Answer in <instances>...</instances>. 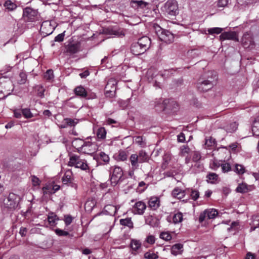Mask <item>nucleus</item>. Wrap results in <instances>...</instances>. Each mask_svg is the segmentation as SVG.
<instances>
[{"label": "nucleus", "mask_w": 259, "mask_h": 259, "mask_svg": "<svg viewBox=\"0 0 259 259\" xmlns=\"http://www.w3.org/2000/svg\"><path fill=\"white\" fill-rule=\"evenodd\" d=\"M148 159V154L143 150L139 151L138 154H132L129 157L131 165V171L129 172V175L132 177L134 175V171L139 168V164L147 162Z\"/></svg>", "instance_id": "f257e3e1"}, {"label": "nucleus", "mask_w": 259, "mask_h": 259, "mask_svg": "<svg viewBox=\"0 0 259 259\" xmlns=\"http://www.w3.org/2000/svg\"><path fill=\"white\" fill-rule=\"evenodd\" d=\"M68 165L75 168H80L82 170H89V166L87 161L84 159L75 154H71L69 156V160L68 162Z\"/></svg>", "instance_id": "f03ea898"}, {"label": "nucleus", "mask_w": 259, "mask_h": 259, "mask_svg": "<svg viewBox=\"0 0 259 259\" xmlns=\"http://www.w3.org/2000/svg\"><path fill=\"white\" fill-rule=\"evenodd\" d=\"M155 32L159 39L166 44H170L174 40V34L168 30L162 29L157 24L154 25Z\"/></svg>", "instance_id": "7ed1b4c3"}, {"label": "nucleus", "mask_w": 259, "mask_h": 259, "mask_svg": "<svg viewBox=\"0 0 259 259\" xmlns=\"http://www.w3.org/2000/svg\"><path fill=\"white\" fill-rule=\"evenodd\" d=\"M73 143V144L78 143L81 146L77 148L78 151L85 154H91L97 150V145L96 144L89 141L84 142L81 140L76 139Z\"/></svg>", "instance_id": "20e7f679"}, {"label": "nucleus", "mask_w": 259, "mask_h": 259, "mask_svg": "<svg viewBox=\"0 0 259 259\" xmlns=\"http://www.w3.org/2000/svg\"><path fill=\"white\" fill-rule=\"evenodd\" d=\"M20 200V196L14 193H10L7 198L4 200V205L9 209H14L17 207Z\"/></svg>", "instance_id": "39448f33"}, {"label": "nucleus", "mask_w": 259, "mask_h": 259, "mask_svg": "<svg viewBox=\"0 0 259 259\" xmlns=\"http://www.w3.org/2000/svg\"><path fill=\"white\" fill-rule=\"evenodd\" d=\"M178 4L175 0L167 1L162 8V11L170 16H176L178 14Z\"/></svg>", "instance_id": "423d86ee"}, {"label": "nucleus", "mask_w": 259, "mask_h": 259, "mask_svg": "<svg viewBox=\"0 0 259 259\" xmlns=\"http://www.w3.org/2000/svg\"><path fill=\"white\" fill-rule=\"evenodd\" d=\"M117 84V81L115 78H110L106 84L105 88V94L107 96L113 97L115 93L116 85Z\"/></svg>", "instance_id": "0eeeda50"}, {"label": "nucleus", "mask_w": 259, "mask_h": 259, "mask_svg": "<svg viewBox=\"0 0 259 259\" xmlns=\"http://www.w3.org/2000/svg\"><path fill=\"white\" fill-rule=\"evenodd\" d=\"M37 14L36 10L27 7L23 10V17L27 21L33 22L36 19Z\"/></svg>", "instance_id": "6e6552de"}, {"label": "nucleus", "mask_w": 259, "mask_h": 259, "mask_svg": "<svg viewBox=\"0 0 259 259\" xmlns=\"http://www.w3.org/2000/svg\"><path fill=\"white\" fill-rule=\"evenodd\" d=\"M218 214V212L215 209L210 208L206 209L200 213L199 217V221L200 223H202L206 218L208 219H214Z\"/></svg>", "instance_id": "1a4fd4ad"}, {"label": "nucleus", "mask_w": 259, "mask_h": 259, "mask_svg": "<svg viewBox=\"0 0 259 259\" xmlns=\"http://www.w3.org/2000/svg\"><path fill=\"white\" fill-rule=\"evenodd\" d=\"M123 176V171L121 167L115 166L113 170L112 176L111 177V182L116 185L121 180Z\"/></svg>", "instance_id": "9d476101"}, {"label": "nucleus", "mask_w": 259, "mask_h": 259, "mask_svg": "<svg viewBox=\"0 0 259 259\" xmlns=\"http://www.w3.org/2000/svg\"><path fill=\"white\" fill-rule=\"evenodd\" d=\"M242 44L245 48H252L254 46V43L251 35L246 32L244 34L242 38Z\"/></svg>", "instance_id": "9b49d317"}, {"label": "nucleus", "mask_w": 259, "mask_h": 259, "mask_svg": "<svg viewBox=\"0 0 259 259\" xmlns=\"http://www.w3.org/2000/svg\"><path fill=\"white\" fill-rule=\"evenodd\" d=\"M197 87L199 91L206 92L212 88L213 84L209 80H199Z\"/></svg>", "instance_id": "f8f14e48"}, {"label": "nucleus", "mask_w": 259, "mask_h": 259, "mask_svg": "<svg viewBox=\"0 0 259 259\" xmlns=\"http://www.w3.org/2000/svg\"><path fill=\"white\" fill-rule=\"evenodd\" d=\"M146 208V204L142 201H139L135 203L132 210L135 214L142 215L144 213Z\"/></svg>", "instance_id": "ddd939ff"}, {"label": "nucleus", "mask_w": 259, "mask_h": 259, "mask_svg": "<svg viewBox=\"0 0 259 259\" xmlns=\"http://www.w3.org/2000/svg\"><path fill=\"white\" fill-rule=\"evenodd\" d=\"M147 76L150 82L154 81V85L160 88V84L157 82L158 77L157 71L153 68L148 69L147 72Z\"/></svg>", "instance_id": "4468645a"}, {"label": "nucleus", "mask_w": 259, "mask_h": 259, "mask_svg": "<svg viewBox=\"0 0 259 259\" xmlns=\"http://www.w3.org/2000/svg\"><path fill=\"white\" fill-rule=\"evenodd\" d=\"M160 199L157 197H151L148 200V206L153 210H155L160 206Z\"/></svg>", "instance_id": "2eb2a0df"}, {"label": "nucleus", "mask_w": 259, "mask_h": 259, "mask_svg": "<svg viewBox=\"0 0 259 259\" xmlns=\"http://www.w3.org/2000/svg\"><path fill=\"white\" fill-rule=\"evenodd\" d=\"M40 31L44 35H48L52 34L53 31V28L52 27L50 22L45 21L41 25Z\"/></svg>", "instance_id": "dca6fc26"}, {"label": "nucleus", "mask_w": 259, "mask_h": 259, "mask_svg": "<svg viewBox=\"0 0 259 259\" xmlns=\"http://www.w3.org/2000/svg\"><path fill=\"white\" fill-rule=\"evenodd\" d=\"M131 50L132 53L134 55H139L146 51L137 42L132 45Z\"/></svg>", "instance_id": "f3484780"}, {"label": "nucleus", "mask_w": 259, "mask_h": 259, "mask_svg": "<svg viewBox=\"0 0 259 259\" xmlns=\"http://www.w3.org/2000/svg\"><path fill=\"white\" fill-rule=\"evenodd\" d=\"M221 40H233L235 41H238L236 33L235 32H225L222 33L220 36Z\"/></svg>", "instance_id": "a211bd4d"}, {"label": "nucleus", "mask_w": 259, "mask_h": 259, "mask_svg": "<svg viewBox=\"0 0 259 259\" xmlns=\"http://www.w3.org/2000/svg\"><path fill=\"white\" fill-rule=\"evenodd\" d=\"M142 48H144L147 51L150 47L151 44V40L147 36H143L139 39L137 42Z\"/></svg>", "instance_id": "6ab92c4d"}, {"label": "nucleus", "mask_w": 259, "mask_h": 259, "mask_svg": "<svg viewBox=\"0 0 259 259\" xmlns=\"http://www.w3.org/2000/svg\"><path fill=\"white\" fill-rule=\"evenodd\" d=\"M183 251V245L182 244H176L171 248V253L174 255H177L182 253Z\"/></svg>", "instance_id": "aec40b11"}, {"label": "nucleus", "mask_w": 259, "mask_h": 259, "mask_svg": "<svg viewBox=\"0 0 259 259\" xmlns=\"http://www.w3.org/2000/svg\"><path fill=\"white\" fill-rule=\"evenodd\" d=\"M73 175L71 170L68 169L65 172L64 175L62 178V182L64 184H67L71 183Z\"/></svg>", "instance_id": "412c9836"}, {"label": "nucleus", "mask_w": 259, "mask_h": 259, "mask_svg": "<svg viewBox=\"0 0 259 259\" xmlns=\"http://www.w3.org/2000/svg\"><path fill=\"white\" fill-rule=\"evenodd\" d=\"M128 154L127 151L124 150H120L115 155V158L117 160L124 161L126 160Z\"/></svg>", "instance_id": "4be33fe9"}, {"label": "nucleus", "mask_w": 259, "mask_h": 259, "mask_svg": "<svg viewBox=\"0 0 259 259\" xmlns=\"http://www.w3.org/2000/svg\"><path fill=\"white\" fill-rule=\"evenodd\" d=\"M117 206L113 205H107L104 207V211L106 214L110 215H114L117 210Z\"/></svg>", "instance_id": "5701e85b"}, {"label": "nucleus", "mask_w": 259, "mask_h": 259, "mask_svg": "<svg viewBox=\"0 0 259 259\" xmlns=\"http://www.w3.org/2000/svg\"><path fill=\"white\" fill-rule=\"evenodd\" d=\"M252 131L254 136H259V116L255 118L252 123Z\"/></svg>", "instance_id": "b1692460"}, {"label": "nucleus", "mask_w": 259, "mask_h": 259, "mask_svg": "<svg viewBox=\"0 0 259 259\" xmlns=\"http://www.w3.org/2000/svg\"><path fill=\"white\" fill-rule=\"evenodd\" d=\"M59 218L57 216L53 213L49 214L48 216V221L51 226H55Z\"/></svg>", "instance_id": "393cba45"}, {"label": "nucleus", "mask_w": 259, "mask_h": 259, "mask_svg": "<svg viewBox=\"0 0 259 259\" xmlns=\"http://www.w3.org/2000/svg\"><path fill=\"white\" fill-rule=\"evenodd\" d=\"M74 93L76 95L82 98H85L87 96V93L85 89L82 86L77 87L74 89Z\"/></svg>", "instance_id": "a878e982"}, {"label": "nucleus", "mask_w": 259, "mask_h": 259, "mask_svg": "<svg viewBox=\"0 0 259 259\" xmlns=\"http://www.w3.org/2000/svg\"><path fill=\"white\" fill-rule=\"evenodd\" d=\"M172 195L178 199H181L185 196V191L179 188H176L172 191Z\"/></svg>", "instance_id": "bb28decb"}, {"label": "nucleus", "mask_w": 259, "mask_h": 259, "mask_svg": "<svg viewBox=\"0 0 259 259\" xmlns=\"http://www.w3.org/2000/svg\"><path fill=\"white\" fill-rule=\"evenodd\" d=\"M106 131L104 127H100L97 132V137L100 140H104L106 136Z\"/></svg>", "instance_id": "cd10ccee"}, {"label": "nucleus", "mask_w": 259, "mask_h": 259, "mask_svg": "<svg viewBox=\"0 0 259 259\" xmlns=\"http://www.w3.org/2000/svg\"><path fill=\"white\" fill-rule=\"evenodd\" d=\"M251 231H254L256 228L259 227V217L257 215L253 216L252 218V221L250 223Z\"/></svg>", "instance_id": "c85d7f7f"}, {"label": "nucleus", "mask_w": 259, "mask_h": 259, "mask_svg": "<svg viewBox=\"0 0 259 259\" xmlns=\"http://www.w3.org/2000/svg\"><path fill=\"white\" fill-rule=\"evenodd\" d=\"M207 181L208 183H210L211 184H214L215 183L219 178L218 175H217L215 173L211 172L208 174L207 175Z\"/></svg>", "instance_id": "c756f323"}, {"label": "nucleus", "mask_w": 259, "mask_h": 259, "mask_svg": "<svg viewBox=\"0 0 259 259\" xmlns=\"http://www.w3.org/2000/svg\"><path fill=\"white\" fill-rule=\"evenodd\" d=\"M171 155L169 153H165L163 157V162L161 165V167L163 169L166 168L167 165L171 160Z\"/></svg>", "instance_id": "7c9ffc66"}, {"label": "nucleus", "mask_w": 259, "mask_h": 259, "mask_svg": "<svg viewBox=\"0 0 259 259\" xmlns=\"http://www.w3.org/2000/svg\"><path fill=\"white\" fill-rule=\"evenodd\" d=\"M78 50V46L75 44H69L67 46V51L71 54H75Z\"/></svg>", "instance_id": "2f4dec72"}, {"label": "nucleus", "mask_w": 259, "mask_h": 259, "mask_svg": "<svg viewBox=\"0 0 259 259\" xmlns=\"http://www.w3.org/2000/svg\"><path fill=\"white\" fill-rule=\"evenodd\" d=\"M183 214L182 212H178L175 214L172 217V223L175 224H179L182 222L183 221Z\"/></svg>", "instance_id": "473e14b6"}, {"label": "nucleus", "mask_w": 259, "mask_h": 259, "mask_svg": "<svg viewBox=\"0 0 259 259\" xmlns=\"http://www.w3.org/2000/svg\"><path fill=\"white\" fill-rule=\"evenodd\" d=\"M132 6L134 8H144L147 5V3L143 1H135L132 0L131 2Z\"/></svg>", "instance_id": "72a5a7b5"}, {"label": "nucleus", "mask_w": 259, "mask_h": 259, "mask_svg": "<svg viewBox=\"0 0 259 259\" xmlns=\"http://www.w3.org/2000/svg\"><path fill=\"white\" fill-rule=\"evenodd\" d=\"M23 116L27 119L32 118L34 116L33 114L31 112V110L28 108L22 109Z\"/></svg>", "instance_id": "f704fd0d"}, {"label": "nucleus", "mask_w": 259, "mask_h": 259, "mask_svg": "<svg viewBox=\"0 0 259 259\" xmlns=\"http://www.w3.org/2000/svg\"><path fill=\"white\" fill-rule=\"evenodd\" d=\"M234 171L238 175H243L245 172L244 166L241 164H236Z\"/></svg>", "instance_id": "c9c22d12"}, {"label": "nucleus", "mask_w": 259, "mask_h": 259, "mask_svg": "<svg viewBox=\"0 0 259 259\" xmlns=\"http://www.w3.org/2000/svg\"><path fill=\"white\" fill-rule=\"evenodd\" d=\"M109 33L111 35H113L116 36H123L124 35V33L123 32L122 30L120 29H109Z\"/></svg>", "instance_id": "e433bc0d"}, {"label": "nucleus", "mask_w": 259, "mask_h": 259, "mask_svg": "<svg viewBox=\"0 0 259 259\" xmlns=\"http://www.w3.org/2000/svg\"><path fill=\"white\" fill-rule=\"evenodd\" d=\"M11 84V83L10 82H8V83H6V85L4 84V87H5L6 86L9 87ZM3 87V85H2L0 87V98H3L6 96H7L8 95H10L11 93L10 92V90H5L4 91L2 90L1 89H2Z\"/></svg>", "instance_id": "4c0bfd02"}, {"label": "nucleus", "mask_w": 259, "mask_h": 259, "mask_svg": "<svg viewBox=\"0 0 259 259\" xmlns=\"http://www.w3.org/2000/svg\"><path fill=\"white\" fill-rule=\"evenodd\" d=\"M141 246V242L137 240L133 239L131 242V247L134 250H137Z\"/></svg>", "instance_id": "58836bf2"}, {"label": "nucleus", "mask_w": 259, "mask_h": 259, "mask_svg": "<svg viewBox=\"0 0 259 259\" xmlns=\"http://www.w3.org/2000/svg\"><path fill=\"white\" fill-rule=\"evenodd\" d=\"M4 6L9 11H13L17 8L16 5L11 1H7L5 3Z\"/></svg>", "instance_id": "ea45409f"}, {"label": "nucleus", "mask_w": 259, "mask_h": 259, "mask_svg": "<svg viewBox=\"0 0 259 259\" xmlns=\"http://www.w3.org/2000/svg\"><path fill=\"white\" fill-rule=\"evenodd\" d=\"M135 143L139 145L141 147H144L146 146V143L145 140L143 139L142 137L138 136L136 137L135 139Z\"/></svg>", "instance_id": "a19ab883"}, {"label": "nucleus", "mask_w": 259, "mask_h": 259, "mask_svg": "<svg viewBox=\"0 0 259 259\" xmlns=\"http://www.w3.org/2000/svg\"><path fill=\"white\" fill-rule=\"evenodd\" d=\"M64 121L65 122L68 126H74L78 122V120L77 119L66 118L64 119Z\"/></svg>", "instance_id": "79ce46f5"}, {"label": "nucleus", "mask_w": 259, "mask_h": 259, "mask_svg": "<svg viewBox=\"0 0 259 259\" xmlns=\"http://www.w3.org/2000/svg\"><path fill=\"white\" fill-rule=\"evenodd\" d=\"M144 257L146 259H157L158 256L157 253L152 251H149L144 254Z\"/></svg>", "instance_id": "37998d69"}, {"label": "nucleus", "mask_w": 259, "mask_h": 259, "mask_svg": "<svg viewBox=\"0 0 259 259\" xmlns=\"http://www.w3.org/2000/svg\"><path fill=\"white\" fill-rule=\"evenodd\" d=\"M236 191L240 193H245L248 191L247 185L244 183L239 184L238 186L236 188Z\"/></svg>", "instance_id": "c03bdc74"}, {"label": "nucleus", "mask_w": 259, "mask_h": 259, "mask_svg": "<svg viewBox=\"0 0 259 259\" xmlns=\"http://www.w3.org/2000/svg\"><path fill=\"white\" fill-rule=\"evenodd\" d=\"M120 223L122 226H127L128 227H133V222L130 218L121 219L120 220Z\"/></svg>", "instance_id": "a18cd8bd"}, {"label": "nucleus", "mask_w": 259, "mask_h": 259, "mask_svg": "<svg viewBox=\"0 0 259 259\" xmlns=\"http://www.w3.org/2000/svg\"><path fill=\"white\" fill-rule=\"evenodd\" d=\"M223 28L220 27H213L209 28L207 30V31L209 34H220L223 31Z\"/></svg>", "instance_id": "49530a36"}, {"label": "nucleus", "mask_w": 259, "mask_h": 259, "mask_svg": "<svg viewBox=\"0 0 259 259\" xmlns=\"http://www.w3.org/2000/svg\"><path fill=\"white\" fill-rule=\"evenodd\" d=\"M215 144L214 139L211 137H209L208 139H205V145L207 147L213 146Z\"/></svg>", "instance_id": "de8ad7c7"}, {"label": "nucleus", "mask_w": 259, "mask_h": 259, "mask_svg": "<svg viewBox=\"0 0 259 259\" xmlns=\"http://www.w3.org/2000/svg\"><path fill=\"white\" fill-rule=\"evenodd\" d=\"M100 158L105 163H108L110 160L109 156L104 152H101L99 154Z\"/></svg>", "instance_id": "09e8293b"}, {"label": "nucleus", "mask_w": 259, "mask_h": 259, "mask_svg": "<svg viewBox=\"0 0 259 259\" xmlns=\"http://www.w3.org/2000/svg\"><path fill=\"white\" fill-rule=\"evenodd\" d=\"M36 89L37 92V96L40 98L44 97L45 89L41 85H37Z\"/></svg>", "instance_id": "8fccbe9b"}, {"label": "nucleus", "mask_w": 259, "mask_h": 259, "mask_svg": "<svg viewBox=\"0 0 259 259\" xmlns=\"http://www.w3.org/2000/svg\"><path fill=\"white\" fill-rule=\"evenodd\" d=\"M44 77L48 80H51L54 78V74L52 70H48L45 74Z\"/></svg>", "instance_id": "3c124183"}, {"label": "nucleus", "mask_w": 259, "mask_h": 259, "mask_svg": "<svg viewBox=\"0 0 259 259\" xmlns=\"http://www.w3.org/2000/svg\"><path fill=\"white\" fill-rule=\"evenodd\" d=\"M32 184L34 187H38L40 185V181L35 176H32L31 177Z\"/></svg>", "instance_id": "603ef678"}, {"label": "nucleus", "mask_w": 259, "mask_h": 259, "mask_svg": "<svg viewBox=\"0 0 259 259\" xmlns=\"http://www.w3.org/2000/svg\"><path fill=\"white\" fill-rule=\"evenodd\" d=\"M222 170L223 172H227L231 170V167L229 163H225L221 164Z\"/></svg>", "instance_id": "864d4df0"}, {"label": "nucleus", "mask_w": 259, "mask_h": 259, "mask_svg": "<svg viewBox=\"0 0 259 259\" xmlns=\"http://www.w3.org/2000/svg\"><path fill=\"white\" fill-rule=\"evenodd\" d=\"M55 232L56 234L59 236H66L69 235V233L67 231L60 229H56Z\"/></svg>", "instance_id": "5fc2aeb1"}, {"label": "nucleus", "mask_w": 259, "mask_h": 259, "mask_svg": "<svg viewBox=\"0 0 259 259\" xmlns=\"http://www.w3.org/2000/svg\"><path fill=\"white\" fill-rule=\"evenodd\" d=\"M160 237L166 241L170 240L171 239L170 234L168 232H162L160 235Z\"/></svg>", "instance_id": "6e6d98bb"}, {"label": "nucleus", "mask_w": 259, "mask_h": 259, "mask_svg": "<svg viewBox=\"0 0 259 259\" xmlns=\"http://www.w3.org/2000/svg\"><path fill=\"white\" fill-rule=\"evenodd\" d=\"M19 77L21 78L19 80L20 84H24L26 82L27 79V75L24 72H21L19 74Z\"/></svg>", "instance_id": "4d7b16f0"}, {"label": "nucleus", "mask_w": 259, "mask_h": 259, "mask_svg": "<svg viewBox=\"0 0 259 259\" xmlns=\"http://www.w3.org/2000/svg\"><path fill=\"white\" fill-rule=\"evenodd\" d=\"M14 116L17 118H21L22 115V109H15L13 111Z\"/></svg>", "instance_id": "13d9d810"}, {"label": "nucleus", "mask_w": 259, "mask_h": 259, "mask_svg": "<svg viewBox=\"0 0 259 259\" xmlns=\"http://www.w3.org/2000/svg\"><path fill=\"white\" fill-rule=\"evenodd\" d=\"M201 158V155L199 152L196 151L194 152L193 156V160L194 161H198L200 160Z\"/></svg>", "instance_id": "bf43d9fd"}, {"label": "nucleus", "mask_w": 259, "mask_h": 259, "mask_svg": "<svg viewBox=\"0 0 259 259\" xmlns=\"http://www.w3.org/2000/svg\"><path fill=\"white\" fill-rule=\"evenodd\" d=\"M228 0H218L217 6L219 8H224L228 4Z\"/></svg>", "instance_id": "052dcab7"}, {"label": "nucleus", "mask_w": 259, "mask_h": 259, "mask_svg": "<svg viewBox=\"0 0 259 259\" xmlns=\"http://www.w3.org/2000/svg\"><path fill=\"white\" fill-rule=\"evenodd\" d=\"M146 241L150 244H154L155 241V238L154 236L152 235L148 236L146 238Z\"/></svg>", "instance_id": "680f3d73"}, {"label": "nucleus", "mask_w": 259, "mask_h": 259, "mask_svg": "<svg viewBox=\"0 0 259 259\" xmlns=\"http://www.w3.org/2000/svg\"><path fill=\"white\" fill-rule=\"evenodd\" d=\"M65 32L59 34L55 37V41L58 42H61L64 40L65 34Z\"/></svg>", "instance_id": "e2e57ef3"}, {"label": "nucleus", "mask_w": 259, "mask_h": 259, "mask_svg": "<svg viewBox=\"0 0 259 259\" xmlns=\"http://www.w3.org/2000/svg\"><path fill=\"white\" fill-rule=\"evenodd\" d=\"M199 196V192L197 190H192L191 193V196L194 200H197Z\"/></svg>", "instance_id": "0e129e2a"}, {"label": "nucleus", "mask_w": 259, "mask_h": 259, "mask_svg": "<svg viewBox=\"0 0 259 259\" xmlns=\"http://www.w3.org/2000/svg\"><path fill=\"white\" fill-rule=\"evenodd\" d=\"M72 217L70 215L65 217L64 222L66 226L70 225L72 222Z\"/></svg>", "instance_id": "69168bd1"}, {"label": "nucleus", "mask_w": 259, "mask_h": 259, "mask_svg": "<svg viewBox=\"0 0 259 259\" xmlns=\"http://www.w3.org/2000/svg\"><path fill=\"white\" fill-rule=\"evenodd\" d=\"M189 149L188 147L183 146L181 149V154L183 156H185V154L188 153Z\"/></svg>", "instance_id": "338daca9"}, {"label": "nucleus", "mask_w": 259, "mask_h": 259, "mask_svg": "<svg viewBox=\"0 0 259 259\" xmlns=\"http://www.w3.org/2000/svg\"><path fill=\"white\" fill-rule=\"evenodd\" d=\"M245 259H256V256L254 254L248 252L247 253Z\"/></svg>", "instance_id": "774afa93"}]
</instances>
